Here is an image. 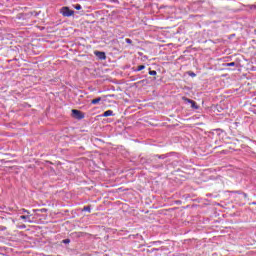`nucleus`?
<instances>
[{"mask_svg": "<svg viewBox=\"0 0 256 256\" xmlns=\"http://www.w3.org/2000/svg\"><path fill=\"white\" fill-rule=\"evenodd\" d=\"M60 13L63 15V17H71L75 15V11L69 9V7H62Z\"/></svg>", "mask_w": 256, "mask_h": 256, "instance_id": "f257e3e1", "label": "nucleus"}, {"mask_svg": "<svg viewBox=\"0 0 256 256\" xmlns=\"http://www.w3.org/2000/svg\"><path fill=\"white\" fill-rule=\"evenodd\" d=\"M156 159H179V156L175 153L163 154L156 156Z\"/></svg>", "mask_w": 256, "mask_h": 256, "instance_id": "f03ea898", "label": "nucleus"}, {"mask_svg": "<svg viewBox=\"0 0 256 256\" xmlns=\"http://www.w3.org/2000/svg\"><path fill=\"white\" fill-rule=\"evenodd\" d=\"M72 117H74V119H85V114L77 109H73Z\"/></svg>", "mask_w": 256, "mask_h": 256, "instance_id": "7ed1b4c3", "label": "nucleus"}, {"mask_svg": "<svg viewBox=\"0 0 256 256\" xmlns=\"http://www.w3.org/2000/svg\"><path fill=\"white\" fill-rule=\"evenodd\" d=\"M182 99L185 103H190L192 109H199V106L197 105V102H195L194 100H191V99H189L185 96L182 97Z\"/></svg>", "mask_w": 256, "mask_h": 256, "instance_id": "20e7f679", "label": "nucleus"}, {"mask_svg": "<svg viewBox=\"0 0 256 256\" xmlns=\"http://www.w3.org/2000/svg\"><path fill=\"white\" fill-rule=\"evenodd\" d=\"M94 55H96V57H98V59H101V60L107 59V56L105 55V52L95 51Z\"/></svg>", "mask_w": 256, "mask_h": 256, "instance_id": "39448f33", "label": "nucleus"}, {"mask_svg": "<svg viewBox=\"0 0 256 256\" xmlns=\"http://www.w3.org/2000/svg\"><path fill=\"white\" fill-rule=\"evenodd\" d=\"M113 115V110H107L103 113V117H111Z\"/></svg>", "mask_w": 256, "mask_h": 256, "instance_id": "423d86ee", "label": "nucleus"}, {"mask_svg": "<svg viewBox=\"0 0 256 256\" xmlns=\"http://www.w3.org/2000/svg\"><path fill=\"white\" fill-rule=\"evenodd\" d=\"M92 105H98V103H101V97H98L96 99H93L91 101Z\"/></svg>", "mask_w": 256, "mask_h": 256, "instance_id": "0eeeda50", "label": "nucleus"}, {"mask_svg": "<svg viewBox=\"0 0 256 256\" xmlns=\"http://www.w3.org/2000/svg\"><path fill=\"white\" fill-rule=\"evenodd\" d=\"M82 211H86V212H91V208H90V206H86V207H84L83 209H82Z\"/></svg>", "mask_w": 256, "mask_h": 256, "instance_id": "6e6552de", "label": "nucleus"}, {"mask_svg": "<svg viewBox=\"0 0 256 256\" xmlns=\"http://www.w3.org/2000/svg\"><path fill=\"white\" fill-rule=\"evenodd\" d=\"M143 69H145V65H140V66H138L136 71H143Z\"/></svg>", "mask_w": 256, "mask_h": 256, "instance_id": "1a4fd4ad", "label": "nucleus"}, {"mask_svg": "<svg viewBox=\"0 0 256 256\" xmlns=\"http://www.w3.org/2000/svg\"><path fill=\"white\" fill-rule=\"evenodd\" d=\"M74 7H75V9H76L77 11H81V9H82V7H81L80 4H76Z\"/></svg>", "mask_w": 256, "mask_h": 256, "instance_id": "9d476101", "label": "nucleus"}, {"mask_svg": "<svg viewBox=\"0 0 256 256\" xmlns=\"http://www.w3.org/2000/svg\"><path fill=\"white\" fill-rule=\"evenodd\" d=\"M226 67H235V62L227 63Z\"/></svg>", "mask_w": 256, "mask_h": 256, "instance_id": "9b49d317", "label": "nucleus"}, {"mask_svg": "<svg viewBox=\"0 0 256 256\" xmlns=\"http://www.w3.org/2000/svg\"><path fill=\"white\" fill-rule=\"evenodd\" d=\"M149 75H157V71H155V70H150V71H149Z\"/></svg>", "mask_w": 256, "mask_h": 256, "instance_id": "f8f14e48", "label": "nucleus"}, {"mask_svg": "<svg viewBox=\"0 0 256 256\" xmlns=\"http://www.w3.org/2000/svg\"><path fill=\"white\" fill-rule=\"evenodd\" d=\"M22 212H23V213H26V214H28V215L30 214V211L27 210V209H25V208H22Z\"/></svg>", "mask_w": 256, "mask_h": 256, "instance_id": "ddd939ff", "label": "nucleus"}, {"mask_svg": "<svg viewBox=\"0 0 256 256\" xmlns=\"http://www.w3.org/2000/svg\"><path fill=\"white\" fill-rule=\"evenodd\" d=\"M30 216H25V215H22V216H20V219L21 220H26V219H28Z\"/></svg>", "mask_w": 256, "mask_h": 256, "instance_id": "4468645a", "label": "nucleus"}, {"mask_svg": "<svg viewBox=\"0 0 256 256\" xmlns=\"http://www.w3.org/2000/svg\"><path fill=\"white\" fill-rule=\"evenodd\" d=\"M125 41H126V43H129V44L133 43V41L129 38H126Z\"/></svg>", "mask_w": 256, "mask_h": 256, "instance_id": "2eb2a0df", "label": "nucleus"}, {"mask_svg": "<svg viewBox=\"0 0 256 256\" xmlns=\"http://www.w3.org/2000/svg\"><path fill=\"white\" fill-rule=\"evenodd\" d=\"M63 243H65V244L70 243V239H64V240H63Z\"/></svg>", "mask_w": 256, "mask_h": 256, "instance_id": "dca6fc26", "label": "nucleus"}, {"mask_svg": "<svg viewBox=\"0 0 256 256\" xmlns=\"http://www.w3.org/2000/svg\"><path fill=\"white\" fill-rule=\"evenodd\" d=\"M190 77H195L196 74L194 72L189 73Z\"/></svg>", "mask_w": 256, "mask_h": 256, "instance_id": "f3484780", "label": "nucleus"}, {"mask_svg": "<svg viewBox=\"0 0 256 256\" xmlns=\"http://www.w3.org/2000/svg\"><path fill=\"white\" fill-rule=\"evenodd\" d=\"M40 212H46V209L45 208H43V209H40Z\"/></svg>", "mask_w": 256, "mask_h": 256, "instance_id": "a211bd4d", "label": "nucleus"}]
</instances>
